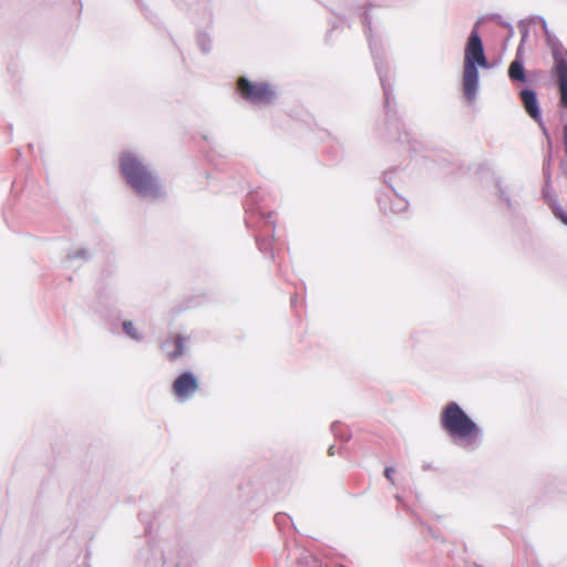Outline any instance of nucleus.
Returning a JSON list of instances; mask_svg holds the SVG:
<instances>
[{
	"mask_svg": "<svg viewBox=\"0 0 567 567\" xmlns=\"http://www.w3.org/2000/svg\"><path fill=\"white\" fill-rule=\"evenodd\" d=\"M120 168L127 185L140 197L152 202L165 197L166 192L158 176L136 152H123L120 156Z\"/></svg>",
	"mask_w": 567,
	"mask_h": 567,
	"instance_id": "f257e3e1",
	"label": "nucleus"
},
{
	"mask_svg": "<svg viewBox=\"0 0 567 567\" xmlns=\"http://www.w3.org/2000/svg\"><path fill=\"white\" fill-rule=\"evenodd\" d=\"M443 430L466 451L476 450L483 441V430L472 420L458 403L449 402L441 411Z\"/></svg>",
	"mask_w": 567,
	"mask_h": 567,
	"instance_id": "f03ea898",
	"label": "nucleus"
},
{
	"mask_svg": "<svg viewBox=\"0 0 567 567\" xmlns=\"http://www.w3.org/2000/svg\"><path fill=\"white\" fill-rule=\"evenodd\" d=\"M237 92L247 103L264 107L272 104L277 99V91L266 81H250L246 76L237 79Z\"/></svg>",
	"mask_w": 567,
	"mask_h": 567,
	"instance_id": "7ed1b4c3",
	"label": "nucleus"
},
{
	"mask_svg": "<svg viewBox=\"0 0 567 567\" xmlns=\"http://www.w3.org/2000/svg\"><path fill=\"white\" fill-rule=\"evenodd\" d=\"M545 37L554 59L553 73L558 81L560 92L559 104L561 107L567 109V49L548 30H546Z\"/></svg>",
	"mask_w": 567,
	"mask_h": 567,
	"instance_id": "20e7f679",
	"label": "nucleus"
},
{
	"mask_svg": "<svg viewBox=\"0 0 567 567\" xmlns=\"http://www.w3.org/2000/svg\"><path fill=\"white\" fill-rule=\"evenodd\" d=\"M384 183L389 186V193L381 194L378 197L380 208L384 213L400 214L408 209V200L398 193L396 179L398 171H386L383 174Z\"/></svg>",
	"mask_w": 567,
	"mask_h": 567,
	"instance_id": "39448f33",
	"label": "nucleus"
},
{
	"mask_svg": "<svg viewBox=\"0 0 567 567\" xmlns=\"http://www.w3.org/2000/svg\"><path fill=\"white\" fill-rule=\"evenodd\" d=\"M364 24H365V34L369 39L371 53L373 55L374 64H375V68H377V71H378V74L380 78V82H381V85L383 89V93H384V109H385L386 115L389 116V114L391 112V100H392V91H393L391 83L388 81L389 80V69L384 70L382 66L381 54L383 53V49H382V45L378 44L371 37V27H370V21L368 20V16L364 17Z\"/></svg>",
	"mask_w": 567,
	"mask_h": 567,
	"instance_id": "423d86ee",
	"label": "nucleus"
},
{
	"mask_svg": "<svg viewBox=\"0 0 567 567\" xmlns=\"http://www.w3.org/2000/svg\"><path fill=\"white\" fill-rule=\"evenodd\" d=\"M480 24L481 20L476 21L467 38L464 51V63L473 62L474 64H480L481 68H487L488 62L484 53L481 35L478 33Z\"/></svg>",
	"mask_w": 567,
	"mask_h": 567,
	"instance_id": "0eeeda50",
	"label": "nucleus"
},
{
	"mask_svg": "<svg viewBox=\"0 0 567 567\" xmlns=\"http://www.w3.org/2000/svg\"><path fill=\"white\" fill-rule=\"evenodd\" d=\"M198 389V379L192 371L182 372L172 383V393L181 403L190 400Z\"/></svg>",
	"mask_w": 567,
	"mask_h": 567,
	"instance_id": "6e6552de",
	"label": "nucleus"
},
{
	"mask_svg": "<svg viewBox=\"0 0 567 567\" xmlns=\"http://www.w3.org/2000/svg\"><path fill=\"white\" fill-rule=\"evenodd\" d=\"M478 66L480 64H474L473 62L464 63L463 89L464 94L468 100L475 99L478 91Z\"/></svg>",
	"mask_w": 567,
	"mask_h": 567,
	"instance_id": "1a4fd4ad",
	"label": "nucleus"
},
{
	"mask_svg": "<svg viewBox=\"0 0 567 567\" xmlns=\"http://www.w3.org/2000/svg\"><path fill=\"white\" fill-rule=\"evenodd\" d=\"M259 234L256 236L257 245L260 251L266 252L268 250L266 238H274L275 234V219L271 213L259 212Z\"/></svg>",
	"mask_w": 567,
	"mask_h": 567,
	"instance_id": "9d476101",
	"label": "nucleus"
},
{
	"mask_svg": "<svg viewBox=\"0 0 567 567\" xmlns=\"http://www.w3.org/2000/svg\"><path fill=\"white\" fill-rule=\"evenodd\" d=\"M520 99L528 115L534 118L540 125L543 132L547 134L542 121L536 92L530 89H525L520 92Z\"/></svg>",
	"mask_w": 567,
	"mask_h": 567,
	"instance_id": "9b49d317",
	"label": "nucleus"
},
{
	"mask_svg": "<svg viewBox=\"0 0 567 567\" xmlns=\"http://www.w3.org/2000/svg\"><path fill=\"white\" fill-rule=\"evenodd\" d=\"M187 338L177 334L172 339H166L162 342L161 349L165 352L171 361L183 357L186 352Z\"/></svg>",
	"mask_w": 567,
	"mask_h": 567,
	"instance_id": "f8f14e48",
	"label": "nucleus"
},
{
	"mask_svg": "<svg viewBox=\"0 0 567 567\" xmlns=\"http://www.w3.org/2000/svg\"><path fill=\"white\" fill-rule=\"evenodd\" d=\"M508 76L512 81H515V82H525L526 81L524 62H523V59L520 58L519 50L517 51V55H516L515 60L509 64Z\"/></svg>",
	"mask_w": 567,
	"mask_h": 567,
	"instance_id": "ddd939ff",
	"label": "nucleus"
},
{
	"mask_svg": "<svg viewBox=\"0 0 567 567\" xmlns=\"http://www.w3.org/2000/svg\"><path fill=\"white\" fill-rule=\"evenodd\" d=\"M122 329L124 333L136 342H141L144 339L143 333L135 327L131 320H124L122 322Z\"/></svg>",
	"mask_w": 567,
	"mask_h": 567,
	"instance_id": "4468645a",
	"label": "nucleus"
},
{
	"mask_svg": "<svg viewBox=\"0 0 567 567\" xmlns=\"http://www.w3.org/2000/svg\"><path fill=\"white\" fill-rule=\"evenodd\" d=\"M197 45L203 53H209L212 50V39L206 32H198L196 38Z\"/></svg>",
	"mask_w": 567,
	"mask_h": 567,
	"instance_id": "2eb2a0df",
	"label": "nucleus"
},
{
	"mask_svg": "<svg viewBox=\"0 0 567 567\" xmlns=\"http://www.w3.org/2000/svg\"><path fill=\"white\" fill-rule=\"evenodd\" d=\"M69 260L82 259L87 260L90 258V251L86 248H78L74 251H70L66 256Z\"/></svg>",
	"mask_w": 567,
	"mask_h": 567,
	"instance_id": "dca6fc26",
	"label": "nucleus"
},
{
	"mask_svg": "<svg viewBox=\"0 0 567 567\" xmlns=\"http://www.w3.org/2000/svg\"><path fill=\"white\" fill-rule=\"evenodd\" d=\"M203 16L200 18H197V22L202 24H210L213 21V13L209 4L206 2L203 6Z\"/></svg>",
	"mask_w": 567,
	"mask_h": 567,
	"instance_id": "f3484780",
	"label": "nucleus"
},
{
	"mask_svg": "<svg viewBox=\"0 0 567 567\" xmlns=\"http://www.w3.org/2000/svg\"><path fill=\"white\" fill-rule=\"evenodd\" d=\"M555 216L561 220L567 226V213H565L561 208H556L554 210Z\"/></svg>",
	"mask_w": 567,
	"mask_h": 567,
	"instance_id": "a211bd4d",
	"label": "nucleus"
},
{
	"mask_svg": "<svg viewBox=\"0 0 567 567\" xmlns=\"http://www.w3.org/2000/svg\"><path fill=\"white\" fill-rule=\"evenodd\" d=\"M393 472H394V468L393 467H386L384 470V476L393 484L394 481H393Z\"/></svg>",
	"mask_w": 567,
	"mask_h": 567,
	"instance_id": "6ab92c4d",
	"label": "nucleus"
},
{
	"mask_svg": "<svg viewBox=\"0 0 567 567\" xmlns=\"http://www.w3.org/2000/svg\"><path fill=\"white\" fill-rule=\"evenodd\" d=\"M497 186H498L499 196L506 202L508 207H512L511 199L505 196L504 189L499 185H497Z\"/></svg>",
	"mask_w": 567,
	"mask_h": 567,
	"instance_id": "aec40b11",
	"label": "nucleus"
},
{
	"mask_svg": "<svg viewBox=\"0 0 567 567\" xmlns=\"http://www.w3.org/2000/svg\"><path fill=\"white\" fill-rule=\"evenodd\" d=\"M502 25L506 27L508 30H509V33L512 34L513 33V27L511 23L508 22H501Z\"/></svg>",
	"mask_w": 567,
	"mask_h": 567,
	"instance_id": "412c9836",
	"label": "nucleus"
},
{
	"mask_svg": "<svg viewBox=\"0 0 567 567\" xmlns=\"http://www.w3.org/2000/svg\"><path fill=\"white\" fill-rule=\"evenodd\" d=\"M540 20H542V28H543L544 32L546 33V30H548L547 22L544 18H540Z\"/></svg>",
	"mask_w": 567,
	"mask_h": 567,
	"instance_id": "4be33fe9",
	"label": "nucleus"
},
{
	"mask_svg": "<svg viewBox=\"0 0 567 567\" xmlns=\"http://www.w3.org/2000/svg\"><path fill=\"white\" fill-rule=\"evenodd\" d=\"M339 426H340V424H339V423H337V422H336V423H333V424L331 425V430H332V432H333L334 434H337V430H338V427H339Z\"/></svg>",
	"mask_w": 567,
	"mask_h": 567,
	"instance_id": "5701e85b",
	"label": "nucleus"
},
{
	"mask_svg": "<svg viewBox=\"0 0 567 567\" xmlns=\"http://www.w3.org/2000/svg\"><path fill=\"white\" fill-rule=\"evenodd\" d=\"M328 453L329 455H334L336 454V446L334 445H331L328 450Z\"/></svg>",
	"mask_w": 567,
	"mask_h": 567,
	"instance_id": "b1692460",
	"label": "nucleus"
},
{
	"mask_svg": "<svg viewBox=\"0 0 567 567\" xmlns=\"http://www.w3.org/2000/svg\"><path fill=\"white\" fill-rule=\"evenodd\" d=\"M390 125H391V128H395V130H398V128H399V123H398V122H394V121H393V122H391V124H390Z\"/></svg>",
	"mask_w": 567,
	"mask_h": 567,
	"instance_id": "393cba45",
	"label": "nucleus"
},
{
	"mask_svg": "<svg viewBox=\"0 0 567 567\" xmlns=\"http://www.w3.org/2000/svg\"><path fill=\"white\" fill-rule=\"evenodd\" d=\"M252 218H254V214H251V215L249 216V218L246 220V224H248V225H249L250 223H252Z\"/></svg>",
	"mask_w": 567,
	"mask_h": 567,
	"instance_id": "a878e982",
	"label": "nucleus"
},
{
	"mask_svg": "<svg viewBox=\"0 0 567 567\" xmlns=\"http://www.w3.org/2000/svg\"><path fill=\"white\" fill-rule=\"evenodd\" d=\"M524 40H525V38L523 37V40H520V45L519 47H522V43H524ZM518 49L520 50V48H518Z\"/></svg>",
	"mask_w": 567,
	"mask_h": 567,
	"instance_id": "bb28decb",
	"label": "nucleus"
}]
</instances>
